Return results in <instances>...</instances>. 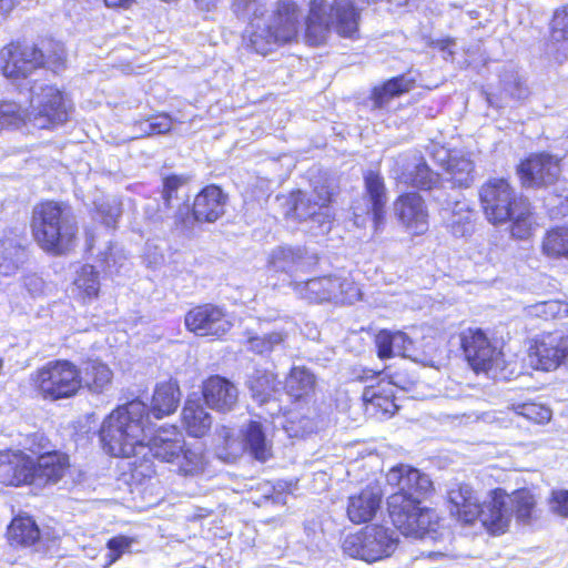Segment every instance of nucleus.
Returning <instances> with one entry per match:
<instances>
[{
    "mask_svg": "<svg viewBox=\"0 0 568 568\" xmlns=\"http://www.w3.org/2000/svg\"><path fill=\"white\" fill-rule=\"evenodd\" d=\"M386 480L397 489L387 499L393 525L406 537L424 538L435 524V514L420 507L422 498L433 487L432 480L426 474L407 465L393 467Z\"/></svg>",
    "mask_w": 568,
    "mask_h": 568,
    "instance_id": "nucleus-1",
    "label": "nucleus"
},
{
    "mask_svg": "<svg viewBox=\"0 0 568 568\" xmlns=\"http://www.w3.org/2000/svg\"><path fill=\"white\" fill-rule=\"evenodd\" d=\"M231 8L239 19L250 22V44L262 55L292 42L298 34L302 14L293 0H278L267 17L266 0H232Z\"/></svg>",
    "mask_w": 568,
    "mask_h": 568,
    "instance_id": "nucleus-2",
    "label": "nucleus"
},
{
    "mask_svg": "<svg viewBox=\"0 0 568 568\" xmlns=\"http://www.w3.org/2000/svg\"><path fill=\"white\" fill-rule=\"evenodd\" d=\"M148 410L141 400L115 408L102 423L100 439L104 450L114 457L145 458Z\"/></svg>",
    "mask_w": 568,
    "mask_h": 568,
    "instance_id": "nucleus-3",
    "label": "nucleus"
},
{
    "mask_svg": "<svg viewBox=\"0 0 568 568\" xmlns=\"http://www.w3.org/2000/svg\"><path fill=\"white\" fill-rule=\"evenodd\" d=\"M479 200L488 222L498 225L511 221V235L526 239L530 235V207L518 196L506 179L493 178L479 189Z\"/></svg>",
    "mask_w": 568,
    "mask_h": 568,
    "instance_id": "nucleus-4",
    "label": "nucleus"
},
{
    "mask_svg": "<svg viewBox=\"0 0 568 568\" xmlns=\"http://www.w3.org/2000/svg\"><path fill=\"white\" fill-rule=\"evenodd\" d=\"M449 513L464 524L480 520L491 534H504L508 528V513L504 508L507 499L501 489L491 493L490 499L480 501L476 490L468 484L456 483L447 491Z\"/></svg>",
    "mask_w": 568,
    "mask_h": 568,
    "instance_id": "nucleus-5",
    "label": "nucleus"
},
{
    "mask_svg": "<svg viewBox=\"0 0 568 568\" xmlns=\"http://www.w3.org/2000/svg\"><path fill=\"white\" fill-rule=\"evenodd\" d=\"M32 230L36 241L44 251L62 254L69 250L78 227L69 206L47 201L34 206Z\"/></svg>",
    "mask_w": 568,
    "mask_h": 568,
    "instance_id": "nucleus-6",
    "label": "nucleus"
},
{
    "mask_svg": "<svg viewBox=\"0 0 568 568\" xmlns=\"http://www.w3.org/2000/svg\"><path fill=\"white\" fill-rule=\"evenodd\" d=\"M305 24L307 43L320 45L332 28L342 37L353 38L358 29V12L352 0H334L333 4L327 0H312Z\"/></svg>",
    "mask_w": 568,
    "mask_h": 568,
    "instance_id": "nucleus-7",
    "label": "nucleus"
},
{
    "mask_svg": "<svg viewBox=\"0 0 568 568\" xmlns=\"http://www.w3.org/2000/svg\"><path fill=\"white\" fill-rule=\"evenodd\" d=\"M30 381L41 397L49 400L71 398L82 387L80 369L65 359L48 362L31 374Z\"/></svg>",
    "mask_w": 568,
    "mask_h": 568,
    "instance_id": "nucleus-8",
    "label": "nucleus"
},
{
    "mask_svg": "<svg viewBox=\"0 0 568 568\" xmlns=\"http://www.w3.org/2000/svg\"><path fill=\"white\" fill-rule=\"evenodd\" d=\"M397 544L398 537L394 530L383 526H366L345 538L343 550L353 558L374 562L389 557Z\"/></svg>",
    "mask_w": 568,
    "mask_h": 568,
    "instance_id": "nucleus-9",
    "label": "nucleus"
},
{
    "mask_svg": "<svg viewBox=\"0 0 568 568\" xmlns=\"http://www.w3.org/2000/svg\"><path fill=\"white\" fill-rule=\"evenodd\" d=\"M291 286L301 298L312 303L353 304L361 297L359 288L354 282L336 275L314 277L305 282L293 281Z\"/></svg>",
    "mask_w": 568,
    "mask_h": 568,
    "instance_id": "nucleus-10",
    "label": "nucleus"
},
{
    "mask_svg": "<svg viewBox=\"0 0 568 568\" xmlns=\"http://www.w3.org/2000/svg\"><path fill=\"white\" fill-rule=\"evenodd\" d=\"M29 121L40 129H49L68 119V108L61 91L52 85H32Z\"/></svg>",
    "mask_w": 568,
    "mask_h": 568,
    "instance_id": "nucleus-11",
    "label": "nucleus"
},
{
    "mask_svg": "<svg viewBox=\"0 0 568 568\" xmlns=\"http://www.w3.org/2000/svg\"><path fill=\"white\" fill-rule=\"evenodd\" d=\"M528 361L535 369L547 372L568 366V331L538 335L529 347Z\"/></svg>",
    "mask_w": 568,
    "mask_h": 568,
    "instance_id": "nucleus-12",
    "label": "nucleus"
},
{
    "mask_svg": "<svg viewBox=\"0 0 568 568\" xmlns=\"http://www.w3.org/2000/svg\"><path fill=\"white\" fill-rule=\"evenodd\" d=\"M44 63V53L33 44L11 43L0 51L2 73L13 82L29 79Z\"/></svg>",
    "mask_w": 568,
    "mask_h": 568,
    "instance_id": "nucleus-13",
    "label": "nucleus"
},
{
    "mask_svg": "<svg viewBox=\"0 0 568 568\" xmlns=\"http://www.w3.org/2000/svg\"><path fill=\"white\" fill-rule=\"evenodd\" d=\"M331 192L325 186L315 187L314 193L306 195L298 192L294 204V215L300 221L312 223L308 231L314 235L324 234L331 229Z\"/></svg>",
    "mask_w": 568,
    "mask_h": 568,
    "instance_id": "nucleus-14",
    "label": "nucleus"
},
{
    "mask_svg": "<svg viewBox=\"0 0 568 568\" xmlns=\"http://www.w3.org/2000/svg\"><path fill=\"white\" fill-rule=\"evenodd\" d=\"M465 357L476 372H489L501 364V352L494 346L479 328H467L460 333Z\"/></svg>",
    "mask_w": 568,
    "mask_h": 568,
    "instance_id": "nucleus-15",
    "label": "nucleus"
},
{
    "mask_svg": "<svg viewBox=\"0 0 568 568\" xmlns=\"http://www.w3.org/2000/svg\"><path fill=\"white\" fill-rule=\"evenodd\" d=\"M186 328L197 336L221 337L232 327L225 311L213 304H204L190 310L185 315Z\"/></svg>",
    "mask_w": 568,
    "mask_h": 568,
    "instance_id": "nucleus-16",
    "label": "nucleus"
},
{
    "mask_svg": "<svg viewBox=\"0 0 568 568\" xmlns=\"http://www.w3.org/2000/svg\"><path fill=\"white\" fill-rule=\"evenodd\" d=\"M394 213L405 230L413 235H422L428 230V209L424 199L416 192L398 196L394 202Z\"/></svg>",
    "mask_w": 568,
    "mask_h": 568,
    "instance_id": "nucleus-17",
    "label": "nucleus"
},
{
    "mask_svg": "<svg viewBox=\"0 0 568 568\" xmlns=\"http://www.w3.org/2000/svg\"><path fill=\"white\" fill-rule=\"evenodd\" d=\"M365 181V197L367 202L365 209L359 206L354 207L355 223L361 225L362 214L372 216L374 227L376 231L384 224L385 221V205L387 203V192L383 178L374 172L369 171L364 176Z\"/></svg>",
    "mask_w": 568,
    "mask_h": 568,
    "instance_id": "nucleus-18",
    "label": "nucleus"
},
{
    "mask_svg": "<svg viewBox=\"0 0 568 568\" xmlns=\"http://www.w3.org/2000/svg\"><path fill=\"white\" fill-rule=\"evenodd\" d=\"M524 185L546 186L554 184L560 175L559 160L549 154H535L519 165Z\"/></svg>",
    "mask_w": 568,
    "mask_h": 568,
    "instance_id": "nucleus-19",
    "label": "nucleus"
},
{
    "mask_svg": "<svg viewBox=\"0 0 568 568\" xmlns=\"http://www.w3.org/2000/svg\"><path fill=\"white\" fill-rule=\"evenodd\" d=\"M0 483L7 486L33 485L32 458L20 450H0Z\"/></svg>",
    "mask_w": 568,
    "mask_h": 568,
    "instance_id": "nucleus-20",
    "label": "nucleus"
},
{
    "mask_svg": "<svg viewBox=\"0 0 568 568\" xmlns=\"http://www.w3.org/2000/svg\"><path fill=\"white\" fill-rule=\"evenodd\" d=\"M183 444V436L175 426L162 427L145 443V457L152 455L161 462L175 463L182 453Z\"/></svg>",
    "mask_w": 568,
    "mask_h": 568,
    "instance_id": "nucleus-21",
    "label": "nucleus"
},
{
    "mask_svg": "<svg viewBox=\"0 0 568 568\" xmlns=\"http://www.w3.org/2000/svg\"><path fill=\"white\" fill-rule=\"evenodd\" d=\"M203 397L209 407L220 412L231 410L237 403V387L229 379L219 375L204 382Z\"/></svg>",
    "mask_w": 568,
    "mask_h": 568,
    "instance_id": "nucleus-22",
    "label": "nucleus"
},
{
    "mask_svg": "<svg viewBox=\"0 0 568 568\" xmlns=\"http://www.w3.org/2000/svg\"><path fill=\"white\" fill-rule=\"evenodd\" d=\"M69 457L60 452L41 454L37 462L32 459L33 485L42 486L58 483L68 470Z\"/></svg>",
    "mask_w": 568,
    "mask_h": 568,
    "instance_id": "nucleus-23",
    "label": "nucleus"
},
{
    "mask_svg": "<svg viewBox=\"0 0 568 568\" xmlns=\"http://www.w3.org/2000/svg\"><path fill=\"white\" fill-rule=\"evenodd\" d=\"M226 195L216 185L204 187L194 199L192 213L196 221L215 222L225 212Z\"/></svg>",
    "mask_w": 568,
    "mask_h": 568,
    "instance_id": "nucleus-24",
    "label": "nucleus"
},
{
    "mask_svg": "<svg viewBox=\"0 0 568 568\" xmlns=\"http://www.w3.org/2000/svg\"><path fill=\"white\" fill-rule=\"evenodd\" d=\"M382 493L378 487L367 486L348 498L347 516L354 524L372 520L381 507Z\"/></svg>",
    "mask_w": 568,
    "mask_h": 568,
    "instance_id": "nucleus-25",
    "label": "nucleus"
},
{
    "mask_svg": "<svg viewBox=\"0 0 568 568\" xmlns=\"http://www.w3.org/2000/svg\"><path fill=\"white\" fill-rule=\"evenodd\" d=\"M375 344L382 359L403 356L417 361L412 338L402 331L383 329L376 335Z\"/></svg>",
    "mask_w": 568,
    "mask_h": 568,
    "instance_id": "nucleus-26",
    "label": "nucleus"
},
{
    "mask_svg": "<svg viewBox=\"0 0 568 568\" xmlns=\"http://www.w3.org/2000/svg\"><path fill=\"white\" fill-rule=\"evenodd\" d=\"M278 384L280 383H277L275 375L267 371L257 369L247 379V387L251 392L252 398L258 405H272V408L268 410L272 416L276 415L281 410V407L275 399Z\"/></svg>",
    "mask_w": 568,
    "mask_h": 568,
    "instance_id": "nucleus-27",
    "label": "nucleus"
},
{
    "mask_svg": "<svg viewBox=\"0 0 568 568\" xmlns=\"http://www.w3.org/2000/svg\"><path fill=\"white\" fill-rule=\"evenodd\" d=\"M20 234L11 232V236L0 240V274L10 276L14 274L27 258Z\"/></svg>",
    "mask_w": 568,
    "mask_h": 568,
    "instance_id": "nucleus-28",
    "label": "nucleus"
},
{
    "mask_svg": "<svg viewBox=\"0 0 568 568\" xmlns=\"http://www.w3.org/2000/svg\"><path fill=\"white\" fill-rule=\"evenodd\" d=\"M268 266L275 272H283L292 277L306 268L305 251L301 247L278 246L272 251Z\"/></svg>",
    "mask_w": 568,
    "mask_h": 568,
    "instance_id": "nucleus-29",
    "label": "nucleus"
},
{
    "mask_svg": "<svg viewBox=\"0 0 568 568\" xmlns=\"http://www.w3.org/2000/svg\"><path fill=\"white\" fill-rule=\"evenodd\" d=\"M444 211L447 227L454 236L465 237L473 233L475 211L466 200H456L452 206L447 203Z\"/></svg>",
    "mask_w": 568,
    "mask_h": 568,
    "instance_id": "nucleus-30",
    "label": "nucleus"
},
{
    "mask_svg": "<svg viewBox=\"0 0 568 568\" xmlns=\"http://www.w3.org/2000/svg\"><path fill=\"white\" fill-rule=\"evenodd\" d=\"M503 495L507 498L504 508L508 513V525L510 524L513 514H515L516 519L524 525H530L538 518L536 498L529 490H517L511 496L503 491Z\"/></svg>",
    "mask_w": 568,
    "mask_h": 568,
    "instance_id": "nucleus-31",
    "label": "nucleus"
},
{
    "mask_svg": "<svg viewBox=\"0 0 568 568\" xmlns=\"http://www.w3.org/2000/svg\"><path fill=\"white\" fill-rule=\"evenodd\" d=\"M397 179L406 185L422 190H433L439 182V175L423 159H414Z\"/></svg>",
    "mask_w": 568,
    "mask_h": 568,
    "instance_id": "nucleus-32",
    "label": "nucleus"
},
{
    "mask_svg": "<svg viewBox=\"0 0 568 568\" xmlns=\"http://www.w3.org/2000/svg\"><path fill=\"white\" fill-rule=\"evenodd\" d=\"M182 422L190 436L202 437L212 425L211 415L200 398H189L182 410Z\"/></svg>",
    "mask_w": 568,
    "mask_h": 568,
    "instance_id": "nucleus-33",
    "label": "nucleus"
},
{
    "mask_svg": "<svg viewBox=\"0 0 568 568\" xmlns=\"http://www.w3.org/2000/svg\"><path fill=\"white\" fill-rule=\"evenodd\" d=\"M180 388L175 382L160 383L154 390L151 412L158 419L172 414L180 402Z\"/></svg>",
    "mask_w": 568,
    "mask_h": 568,
    "instance_id": "nucleus-34",
    "label": "nucleus"
},
{
    "mask_svg": "<svg viewBox=\"0 0 568 568\" xmlns=\"http://www.w3.org/2000/svg\"><path fill=\"white\" fill-rule=\"evenodd\" d=\"M82 377V387H87L91 393H104L111 385L113 373L109 366L100 361H88L80 369Z\"/></svg>",
    "mask_w": 568,
    "mask_h": 568,
    "instance_id": "nucleus-35",
    "label": "nucleus"
},
{
    "mask_svg": "<svg viewBox=\"0 0 568 568\" xmlns=\"http://www.w3.org/2000/svg\"><path fill=\"white\" fill-rule=\"evenodd\" d=\"M285 324L286 327L272 331L262 336L256 335L248 337V349L258 355H266L283 346L286 342L290 331L294 328V322L291 318L286 317Z\"/></svg>",
    "mask_w": 568,
    "mask_h": 568,
    "instance_id": "nucleus-36",
    "label": "nucleus"
},
{
    "mask_svg": "<svg viewBox=\"0 0 568 568\" xmlns=\"http://www.w3.org/2000/svg\"><path fill=\"white\" fill-rule=\"evenodd\" d=\"M242 433L244 450H247L255 459L261 462H265L271 457V444L266 439L261 423L250 422Z\"/></svg>",
    "mask_w": 568,
    "mask_h": 568,
    "instance_id": "nucleus-37",
    "label": "nucleus"
},
{
    "mask_svg": "<svg viewBox=\"0 0 568 568\" xmlns=\"http://www.w3.org/2000/svg\"><path fill=\"white\" fill-rule=\"evenodd\" d=\"M445 171L454 186L467 189L475 181L474 162L462 152L454 151V155Z\"/></svg>",
    "mask_w": 568,
    "mask_h": 568,
    "instance_id": "nucleus-38",
    "label": "nucleus"
},
{
    "mask_svg": "<svg viewBox=\"0 0 568 568\" xmlns=\"http://www.w3.org/2000/svg\"><path fill=\"white\" fill-rule=\"evenodd\" d=\"M412 87L413 80L407 79L404 75L395 77L386 81L383 85L375 87L371 95L373 109H382L386 106L392 99L408 92Z\"/></svg>",
    "mask_w": 568,
    "mask_h": 568,
    "instance_id": "nucleus-39",
    "label": "nucleus"
},
{
    "mask_svg": "<svg viewBox=\"0 0 568 568\" xmlns=\"http://www.w3.org/2000/svg\"><path fill=\"white\" fill-rule=\"evenodd\" d=\"M315 383L316 378L310 369L304 366H295L286 377L285 388L291 396L302 398L314 390Z\"/></svg>",
    "mask_w": 568,
    "mask_h": 568,
    "instance_id": "nucleus-40",
    "label": "nucleus"
},
{
    "mask_svg": "<svg viewBox=\"0 0 568 568\" xmlns=\"http://www.w3.org/2000/svg\"><path fill=\"white\" fill-rule=\"evenodd\" d=\"M8 537L11 544L30 546L40 538V530L30 517H18L9 526Z\"/></svg>",
    "mask_w": 568,
    "mask_h": 568,
    "instance_id": "nucleus-41",
    "label": "nucleus"
},
{
    "mask_svg": "<svg viewBox=\"0 0 568 568\" xmlns=\"http://www.w3.org/2000/svg\"><path fill=\"white\" fill-rule=\"evenodd\" d=\"M542 253L549 257L568 258V226L554 227L542 240Z\"/></svg>",
    "mask_w": 568,
    "mask_h": 568,
    "instance_id": "nucleus-42",
    "label": "nucleus"
},
{
    "mask_svg": "<svg viewBox=\"0 0 568 568\" xmlns=\"http://www.w3.org/2000/svg\"><path fill=\"white\" fill-rule=\"evenodd\" d=\"M503 93L505 98L496 99L493 94L487 95V102L496 108H503L506 102L504 101L506 98H511L514 100H523L528 97V88L521 82L517 74H508L503 81Z\"/></svg>",
    "mask_w": 568,
    "mask_h": 568,
    "instance_id": "nucleus-43",
    "label": "nucleus"
},
{
    "mask_svg": "<svg viewBox=\"0 0 568 568\" xmlns=\"http://www.w3.org/2000/svg\"><path fill=\"white\" fill-rule=\"evenodd\" d=\"M219 437L222 445L217 447V457L224 462L233 463L244 452L243 439L234 435V432L227 427H222Z\"/></svg>",
    "mask_w": 568,
    "mask_h": 568,
    "instance_id": "nucleus-44",
    "label": "nucleus"
},
{
    "mask_svg": "<svg viewBox=\"0 0 568 568\" xmlns=\"http://www.w3.org/2000/svg\"><path fill=\"white\" fill-rule=\"evenodd\" d=\"M74 285L83 298L92 300L98 296L100 290L99 273L92 265H83L77 273Z\"/></svg>",
    "mask_w": 568,
    "mask_h": 568,
    "instance_id": "nucleus-45",
    "label": "nucleus"
},
{
    "mask_svg": "<svg viewBox=\"0 0 568 568\" xmlns=\"http://www.w3.org/2000/svg\"><path fill=\"white\" fill-rule=\"evenodd\" d=\"M179 467V471L185 476H193L203 469V456L200 452L194 449L184 448L182 446V453L175 460Z\"/></svg>",
    "mask_w": 568,
    "mask_h": 568,
    "instance_id": "nucleus-46",
    "label": "nucleus"
},
{
    "mask_svg": "<svg viewBox=\"0 0 568 568\" xmlns=\"http://www.w3.org/2000/svg\"><path fill=\"white\" fill-rule=\"evenodd\" d=\"M29 120L28 109L17 102H0V130L6 126L17 125L20 121Z\"/></svg>",
    "mask_w": 568,
    "mask_h": 568,
    "instance_id": "nucleus-47",
    "label": "nucleus"
},
{
    "mask_svg": "<svg viewBox=\"0 0 568 568\" xmlns=\"http://www.w3.org/2000/svg\"><path fill=\"white\" fill-rule=\"evenodd\" d=\"M514 412L536 424L548 423L551 418V410L548 407L536 403L517 404L514 406Z\"/></svg>",
    "mask_w": 568,
    "mask_h": 568,
    "instance_id": "nucleus-48",
    "label": "nucleus"
},
{
    "mask_svg": "<svg viewBox=\"0 0 568 568\" xmlns=\"http://www.w3.org/2000/svg\"><path fill=\"white\" fill-rule=\"evenodd\" d=\"M134 542V538L124 535H119L109 539L106 542V548L109 551L106 554L108 560L105 568L116 562L124 554L130 552Z\"/></svg>",
    "mask_w": 568,
    "mask_h": 568,
    "instance_id": "nucleus-49",
    "label": "nucleus"
},
{
    "mask_svg": "<svg viewBox=\"0 0 568 568\" xmlns=\"http://www.w3.org/2000/svg\"><path fill=\"white\" fill-rule=\"evenodd\" d=\"M95 219H99L106 227H115L121 214L120 204L115 200L95 201Z\"/></svg>",
    "mask_w": 568,
    "mask_h": 568,
    "instance_id": "nucleus-50",
    "label": "nucleus"
},
{
    "mask_svg": "<svg viewBox=\"0 0 568 568\" xmlns=\"http://www.w3.org/2000/svg\"><path fill=\"white\" fill-rule=\"evenodd\" d=\"M550 37L554 42H568V4L555 11Z\"/></svg>",
    "mask_w": 568,
    "mask_h": 568,
    "instance_id": "nucleus-51",
    "label": "nucleus"
},
{
    "mask_svg": "<svg viewBox=\"0 0 568 568\" xmlns=\"http://www.w3.org/2000/svg\"><path fill=\"white\" fill-rule=\"evenodd\" d=\"M529 313L536 316L547 318L562 316L564 302L560 301H546L537 303L529 308Z\"/></svg>",
    "mask_w": 568,
    "mask_h": 568,
    "instance_id": "nucleus-52",
    "label": "nucleus"
},
{
    "mask_svg": "<svg viewBox=\"0 0 568 568\" xmlns=\"http://www.w3.org/2000/svg\"><path fill=\"white\" fill-rule=\"evenodd\" d=\"M187 178L184 175H170L164 179L162 197L166 207L172 206V200L183 184L187 182Z\"/></svg>",
    "mask_w": 568,
    "mask_h": 568,
    "instance_id": "nucleus-53",
    "label": "nucleus"
},
{
    "mask_svg": "<svg viewBox=\"0 0 568 568\" xmlns=\"http://www.w3.org/2000/svg\"><path fill=\"white\" fill-rule=\"evenodd\" d=\"M549 507L554 514L568 518V490H552L549 498Z\"/></svg>",
    "mask_w": 568,
    "mask_h": 568,
    "instance_id": "nucleus-54",
    "label": "nucleus"
},
{
    "mask_svg": "<svg viewBox=\"0 0 568 568\" xmlns=\"http://www.w3.org/2000/svg\"><path fill=\"white\" fill-rule=\"evenodd\" d=\"M144 125L146 126L144 131L148 134H163L171 130L172 128V120L170 116L165 114H160L156 116H153L145 121Z\"/></svg>",
    "mask_w": 568,
    "mask_h": 568,
    "instance_id": "nucleus-55",
    "label": "nucleus"
},
{
    "mask_svg": "<svg viewBox=\"0 0 568 568\" xmlns=\"http://www.w3.org/2000/svg\"><path fill=\"white\" fill-rule=\"evenodd\" d=\"M363 400L369 403L373 406H382V402H385L387 406L384 407V413L394 414L397 409L396 404L388 397L377 395L374 388L366 387L363 392Z\"/></svg>",
    "mask_w": 568,
    "mask_h": 568,
    "instance_id": "nucleus-56",
    "label": "nucleus"
},
{
    "mask_svg": "<svg viewBox=\"0 0 568 568\" xmlns=\"http://www.w3.org/2000/svg\"><path fill=\"white\" fill-rule=\"evenodd\" d=\"M430 154L433 159L446 170L454 155V151H449L444 146L434 145L430 151Z\"/></svg>",
    "mask_w": 568,
    "mask_h": 568,
    "instance_id": "nucleus-57",
    "label": "nucleus"
},
{
    "mask_svg": "<svg viewBox=\"0 0 568 568\" xmlns=\"http://www.w3.org/2000/svg\"><path fill=\"white\" fill-rule=\"evenodd\" d=\"M26 288L29 291L30 294L37 295L42 291L43 287V281L38 275H28L23 280Z\"/></svg>",
    "mask_w": 568,
    "mask_h": 568,
    "instance_id": "nucleus-58",
    "label": "nucleus"
},
{
    "mask_svg": "<svg viewBox=\"0 0 568 568\" xmlns=\"http://www.w3.org/2000/svg\"><path fill=\"white\" fill-rule=\"evenodd\" d=\"M17 0H0V12L8 13L10 12L14 6Z\"/></svg>",
    "mask_w": 568,
    "mask_h": 568,
    "instance_id": "nucleus-59",
    "label": "nucleus"
},
{
    "mask_svg": "<svg viewBox=\"0 0 568 568\" xmlns=\"http://www.w3.org/2000/svg\"><path fill=\"white\" fill-rule=\"evenodd\" d=\"M202 10H210L217 0H194Z\"/></svg>",
    "mask_w": 568,
    "mask_h": 568,
    "instance_id": "nucleus-60",
    "label": "nucleus"
},
{
    "mask_svg": "<svg viewBox=\"0 0 568 568\" xmlns=\"http://www.w3.org/2000/svg\"><path fill=\"white\" fill-rule=\"evenodd\" d=\"M133 0H104L108 7H125L130 4Z\"/></svg>",
    "mask_w": 568,
    "mask_h": 568,
    "instance_id": "nucleus-61",
    "label": "nucleus"
},
{
    "mask_svg": "<svg viewBox=\"0 0 568 568\" xmlns=\"http://www.w3.org/2000/svg\"><path fill=\"white\" fill-rule=\"evenodd\" d=\"M562 316H568V302H564V313Z\"/></svg>",
    "mask_w": 568,
    "mask_h": 568,
    "instance_id": "nucleus-62",
    "label": "nucleus"
},
{
    "mask_svg": "<svg viewBox=\"0 0 568 568\" xmlns=\"http://www.w3.org/2000/svg\"><path fill=\"white\" fill-rule=\"evenodd\" d=\"M57 58H55V62H61L63 60V51H61L60 54L55 53Z\"/></svg>",
    "mask_w": 568,
    "mask_h": 568,
    "instance_id": "nucleus-63",
    "label": "nucleus"
},
{
    "mask_svg": "<svg viewBox=\"0 0 568 568\" xmlns=\"http://www.w3.org/2000/svg\"><path fill=\"white\" fill-rule=\"evenodd\" d=\"M88 242H89L90 247H93V239L92 237L88 239Z\"/></svg>",
    "mask_w": 568,
    "mask_h": 568,
    "instance_id": "nucleus-64",
    "label": "nucleus"
}]
</instances>
